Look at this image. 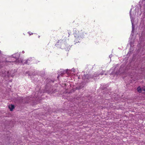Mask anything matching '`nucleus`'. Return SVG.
I'll return each mask as SVG.
<instances>
[{
	"label": "nucleus",
	"mask_w": 145,
	"mask_h": 145,
	"mask_svg": "<svg viewBox=\"0 0 145 145\" xmlns=\"http://www.w3.org/2000/svg\"><path fill=\"white\" fill-rule=\"evenodd\" d=\"M137 91L140 92H142V88H141L140 87H138L137 88Z\"/></svg>",
	"instance_id": "obj_3"
},
{
	"label": "nucleus",
	"mask_w": 145,
	"mask_h": 145,
	"mask_svg": "<svg viewBox=\"0 0 145 145\" xmlns=\"http://www.w3.org/2000/svg\"><path fill=\"white\" fill-rule=\"evenodd\" d=\"M116 74L117 75H118V74H117V73H116Z\"/></svg>",
	"instance_id": "obj_10"
},
{
	"label": "nucleus",
	"mask_w": 145,
	"mask_h": 145,
	"mask_svg": "<svg viewBox=\"0 0 145 145\" xmlns=\"http://www.w3.org/2000/svg\"><path fill=\"white\" fill-rule=\"evenodd\" d=\"M12 56L13 57L16 59V61H18V59L20 56V54L18 53H17L13 55Z\"/></svg>",
	"instance_id": "obj_1"
},
{
	"label": "nucleus",
	"mask_w": 145,
	"mask_h": 145,
	"mask_svg": "<svg viewBox=\"0 0 145 145\" xmlns=\"http://www.w3.org/2000/svg\"><path fill=\"white\" fill-rule=\"evenodd\" d=\"M18 61L19 62H21V63H22V60H21L20 61H19L18 60Z\"/></svg>",
	"instance_id": "obj_6"
},
{
	"label": "nucleus",
	"mask_w": 145,
	"mask_h": 145,
	"mask_svg": "<svg viewBox=\"0 0 145 145\" xmlns=\"http://www.w3.org/2000/svg\"><path fill=\"white\" fill-rule=\"evenodd\" d=\"M8 108L10 109V110L12 111L14 108V106L12 105H9L8 106Z\"/></svg>",
	"instance_id": "obj_2"
},
{
	"label": "nucleus",
	"mask_w": 145,
	"mask_h": 145,
	"mask_svg": "<svg viewBox=\"0 0 145 145\" xmlns=\"http://www.w3.org/2000/svg\"><path fill=\"white\" fill-rule=\"evenodd\" d=\"M131 10H130V16L131 17Z\"/></svg>",
	"instance_id": "obj_7"
},
{
	"label": "nucleus",
	"mask_w": 145,
	"mask_h": 145,
	"mask_svg": "<svg viewBox=\"0 0 145 145\" xmlns=\"http://www.w3.org/2000/svg\"><path fill=\"white\" fill-rule=\"evenodd\" d=\"M22 53H24V51H22Z\"/></svg>",
	"instance_id": "obj_9"
},
{
	"label": "nucleus",
	"mask_w": 145,
	"mask_h": 145,
	"mask_svg": "<svg viewBox=\"0 0 145 145\" xmlns=\"http://www.w3.org/2000/svg\"><path fill=\"white\" fill-rule=\"evenodd\" d=\"M131 21L132 24V29H133V23L132 22V20H131Z\"/></svg>",
	"instance_id": "obj_5"
},
{
	"label": "nucleus",
	"mask_w": 145,
	"mask_h": 145,
	"mask_svg": "<svg viewBox=\"0 0 145 145\" xmlns=\"http://www.w3.org/2000/svg\"><path fill=\"white\" fill-rule=\"evenodd\" d=\"M142 92L144 93L145 92V88L143 87L142 88Z\"/></svg>",
	"instance_id": "obj_4"
},
{
	"label": "nucleus",
	"mask_w": 145,
	"mask_h": 145,
	"mask_svg": "<svg viewBox=\"0 0 145 145\" xmlns=\"http://www.w3.org/2000/svg\"><path fill=\"white\" fill-rule=\"evenodd\" d=\"M114 72H112V74H114Z\"/></svg>",
	"instance_id": "obj_8"
}]
</instances>
